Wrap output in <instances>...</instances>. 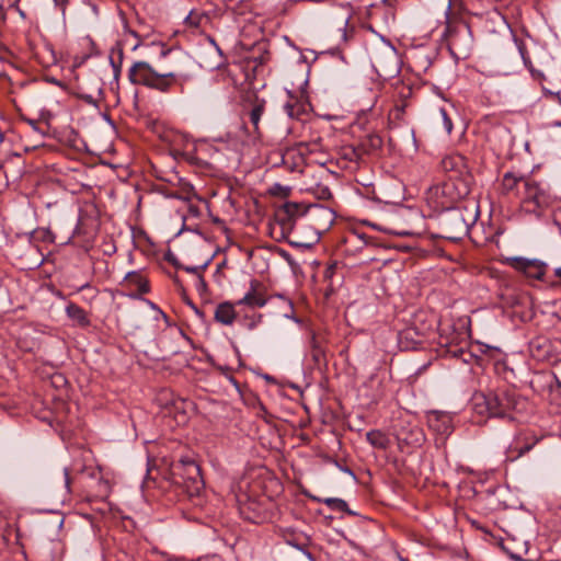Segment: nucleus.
Returning a JSON list of instances; mask_svg holds the SVG:
<instances>
[{"label": "nucleus", "instance_id": "obj_9", "mask_svg": "<svg viewBox=\"0 0 561 561\" xmlns=\"http://www.w3.org/2000/svg\"><path fill=\"white\" fill-rule=\"evenodd\" d=\"M506 263L517 272L523 273L529 278L543 280L548 264L538 259H527L523 256H511Z\"/></svg>", "mask_w": 561, "mask_h": 561}, {"label": "nucleus", "instance_id": "obj_4", "mask_svg": "<svg viewBox=\"0 0 561 561\" xmlns=\"http://www.w3.org/2000/svg\"><path fill=\"white\" fill-rule=\"evenodd\" d=\"M439 226L447 239H460L467 234L470 226L477 219V213L469 210L467 207H451L438 210Z\"/></svg>", "mask_w": 561, "mask_h": 561}, {"label": "nucleus", "instance_id": "obj_37", "mask_svg": "<svg viewBox=\"0 0 561 561\" xmlns=\"http://www.w3.org/2000/svg\"><path fill=\"white\" fill-rule=\"evenodd\" d=\"M122 58H123V53L119 51V64L118 65H116L115 61L113 59H111V64L114 68L115 76H117L118 72L121 71Z\"/></svg>", "mask_w": 561, "mask_h": 561}, {"label": "nucleus", "instance_id": "obj_8", "mask_svg": "<svg viewBox=\"0 0 561 561\" xmlns=\"http://www.w3.org/2000/svg\"><path fill=\"white\" fill-rule=\"evenodd\" d=\"M335 211L324 205L311 204L307 206L306 224L316 232L317 239L327 232L335 221Z\"/></svg>", "mask_w": 561, "mask_h": 561}, {"label": "nucleus", "instance_id": "obj_17", "mask_svg": "<svg viewBox=\"0 0 561 561\" xmlns=\"http://www.w3.org/2000/svg\"><path fill=\"white\" fill-rule=\"evenodd\" d=\"M65 312L70 320L82 328L90 324V319L85 310L73 302H69L66 306Z\"/></svg>", "mask_w": 561, "mask_h": 561}, {"label": "nucleus", "instance_id": "obj_14", "mask_svg": "<svg viewBox=\"0 0 561 561\" xmlns=\"http://www.w3.org/2000/svg\"><path fill=\"white\" fill-rule=\"evenodd\" d=\"M399 443L408 446H420L424 440L423 431L419 426H412L409 430L402 427L396 432Z\"/></svg>", "mask_w": 561, "mask_h": 561}, {"label": "nucleus", "instance_id": "obj_10", "mask_svg": "<svg viewBox=\"0 0 561 561\" xmlns=\"http://www.w3.org/2000/svg\"><path fill=\"white\" fill-rule=\"evenodd\" d=\"M282 164L289 172H298L306 178H309L313 171L312 168L306 167L305 146L302 144L285 149L282 153Z\"/></svg>", "mask_w": 561, "mask_h": 561}, {"label": "nucleus", "instance_id": "obj_42", "mask_svg": "<svg viewBox=\"0 0 561 561\" xmlns=\"http://www.w3.org/2000/svg\"><path fill=\"white\" fill-rule=\"evenodd\" d=\"M454 356H463V355H467L468 353L465 352L462 348H459V350H456L453 352Z\"/></svg>", "mask_w": 561, "mask_h": 561}, {"label": "nucleus", "instance_id": "obj_41", "mask_svg": "<svg viewBox=\"0 0 561 561\" xmlns=\"http://www.w3.org/2000/svg\"><path fill=\"white\" fill-rule=\"evenodd\" d=\"M197 561H221V559L216 556H213V557L201 558Z\"/></svg>", "mask_w": 561, "mask_h": 561}, {"label": "nucleus", "instance_id": "obj_7", "mask_svg": "<svg viewBox=\"0 0 561 561\" xmlns=\"http://www.w3.org/2000/svg\"><path fill=\"white\" fill-rule=\"evenodd\" d=\"M519 201L527 210L536 211L537 209L549 205L550 195L542 183L535 181L531 176H528L527 181L524 182V188Z\"/></svg>", "mask_w": 561, "mask_h": 561}, {"label": "nucleus", "instance_id": "obj_13", "mask_svg": "<svg viewBox=\"0 0 561 561\" xmlns=\"http://www.w3.org/2000/svg\"><path fill=\"white\" fill-rule=\"evenodd\" d=\"M528 175H519L514 172H506L501 181V192L504 195H513L519 199L524 182L527 181Z\"/></svg>", "mask_w": 561, "mask_h": 561}, {"label": "nucleus", "instance_id": "obj_25", "mask_svg": "<svg viewBox=\"0 0 561 561\" xmlns=\"http://www.w3.org/2000/svg\"><path fill=\"white\" fill-rule=\"evenodd\" d=\"M209 21L208 14L203 11L192 10L185 18L184 23L192 28H199Z\"/></svg>", "mask_w": 561, "mask_h": 561}, {"label": "nucleus", "instance_id": "obj_55", "mask_svg": "<svg viewBox=\"0 0 561 561\" xmlns=\"http://www.w3.org/2000/svg\"><path fill=\"white\" fill-rule=\"evenodd\" d=\"M344 471L352 474V471L348 468L344 469Z\"/></svg>", "mask_w": 561, "mask_h": 561}, {"label": "nucleus", "instance_id": "obj_6", "mask_svg": "<svg viewBox=\"0 0 561 561\" xmlns=\"http://www.w3.org/2000/svg\"><path fill=\"white\" fill-rule=\"evenodd\" d=\"M451 54L466 58L473 44L470 26L462 20L447 19L444 32Z\"/></svg>", "mask_w": 561, "mask_h": 561}, {"label": "nucleus", "instance_id": "obj_43", "mask_svg": "<svg viewBox=\"0 0 561 561\" xmlns=\"http://www.w3.org/2000/svg\"><path fill=\"white\" fill-rule=\"evenodd\" d=\"M280 190H283L282 185L275 184L273 188H271V193L276 194V192H279Z\"/></svg>", "mask_w": 561, "mask_h": 561}, {"label": "nucleus", "instance_id": "obj_26", "mask_svg": "<svg viewBox=\"0 0 561 561\" xmlns=\"http://www.w3.org/2000/svg\"><path fill=\"white\" fill-rule=\"evenodd\" d=\"M449 421L450 420L447 415H445V414L438 415L435 413L433 417H430L428 423H430V426L432 428H434L435 431H437L442 434H447V433H449V430H450Z\"/></svg>", "mask_w": 561, "mask_h": 561}, {"label": "nucleus", "instance_id": "obj_45", "mask_svg": "<svg viewBox=\"0 0 561 561\" xmlns=\"http://www.w3.org/2000/svg\"><path fill=\"white\" fill-rule=\"evenodd\" d=\"M192 307H193V309H194L195 313H196L199 318H202V317L204 316V313H203L198 308H196L195 306H192Z\"/></svg>", "mask_w": 561, "mask_h": 561}, {"label": "nucleus", "instance_id": "obj_21", "mask_svg": "<svg viewBox=\"0 0 561 561\" xmlns=\"http://www.w3.org/2000/svg\"><path fill=\"white\" fill-rule=\"evenodd\" d=\"M283 214H288L295 224L300 219H304L306 221L307 206H305L304 204L286 202L283 204Z\"/></svg>", "mask_w": 561, "mask_h": 561}, {"label": "nucleus", "instance_id": "obj_20", "mask_svg": "<svg viewBox=\"0 0 561 561\" xmlns=\"http://www.w3.org/2000/svg\"><path fill=\"white\" fill-rule=\"evenodd\" d=\"M283 211L284 207L282 205L275 211V221L280 228L282 236L287 237L293 232L296 224L291 220L288 214H283Z\"/></svg>", "mask_w": 561, "mask_h": 561}, {"label": "nucleus", "instance_id": "obj_35", "mask_svg": "<svg viewBox=\"0 0 561 561\" xmlns=\"http://www.w3.org/2000/svg\"><path fill=\"white\" fill-rule=\"evenodd\" d=\"M407 106H408L407 101L399 100L394 105V111L397 112V116H399V114L404 113Z\"/></svg>", "mask_w": 561, "mask_h": 561}, {"label": "nucleus", "instance_id": "obj_52", "mask_svg": "<svg viewBox=\"0 0 561 561\" xmlns=\"http://www.w3.org/2000/svg\"><path fill=\"white\" fill-rule=\"evenodd\" d=\"M256 323H257V322H252V323H250V324H249V328H250V329H254V328L256 327Z\"/></svg>", "mask_w": 561, "mask_h": 561}, {"label": "nucleus", "instance_id": "obj_31", "mask_svg": "<svg viewBox=\"0 0 561 561\" xmlns=\"http://www.w3.org/2000/svg\"><path fill=\"white\" fill-rule=\"evenodd\" d=\"M284 110L286 114L291 118L297 117L299 115V107L296 104L287 103L284 105Z\"/></svg>", "mask_w": 561, "mask_h": 561}, {"label": "nucleus", "instance_id": "obj_12", "mask_svg": "<svg viewBox=\"0 0 561 561\" xmlns=\"http://www.w3.org/2000/svg\"><path fill=\"white\" fill-rule=\"evenodd\" d=\"M310 183H307L306 190L316 195L319 199H328L331 197V191L324 183V180L330 178L329 170L323 165H319L317 170L312 171L309 175Z\"/></svg>", "mask_w": 561, "mask_h": 561}, {"label": "nucleus", "instance_id": "obj_5", "mask_svg": "<svg viewBox=\"0 0 561 561\" xmlns=\"http://www.w3.org/2000/svg\"><path fill=\"white\" fill-rule=\"evenodd\" d=\"M174 483L182 486L190 497L199 496L204 490V480L199 466L190 458H181L172 465Z\"/></svg>", "mask_w": 561, "mask_h": 561}, {"label": "nucleus", "instance_id": "obj_27", "mask_svg": "<svg viewBox=\"0 0 561 561\" xmlns=\"http://www.w3.org/2000/svg\"><path fill=\"white\" fill-rule=\"evenodd\" d=\"M278 297L282 298L284 300V302L286 304V306H287V310L284 312V317L287 318V319L293 320L295 323L299 324L300 327H305L304 321L300 318L296 317V314H295V309H294L293 301L289 300V299H285L280 295Z\"/></svg>", "mask_w": 561, "mask_h": 561}, {"label": "nucleus", "instance_id": "obj_44", "mask_svg": "<svg viewBox=\"0 0 561 561\" xmlns=\"http://www.w3.org/2000/svg\"><path fill=\"white\" fill-rule=\"evenodd\" d=\"M90 288H91L90 283H85V284L81 285L80 287H78L77 291H82V290L90 289Z\"/></svg>", "mask_w": 561, "mask_h": 561}, {"label": "nucleus", "instance_id": "obj_53", "mask_svg": "<svg viewBox=\"0 0 561 561\" xmlns=\"http://www.w3.org/2000/svg\"><path fill=\"white\" fill-rule=\"evenodd\" d=\"M399 561H409L407 558L402 557V556H399Z\"/></svg>", "mask_w": 561, "mask_h": 561}, {"label": "nucleus", "instance_id": "obj_19", "mask_svg": "<svg viewBox=\"0 0 561 561\" xmlns=\"http://www.w3.org/2000/svg\"><path fill=\"white\" fill-rule=\"evenodd\" d=\"M310 339H309V346H310V353L311 358L314 362L316 365L320 366L325 362V353L323 347L320 345L317 334L313 330H309Z\"/></svg>", "mask_w": 561, "mask_h": 561}, {"label": "nucleus", "instance_id": "obj_39", "mask_svg": "<svg viewBox=\"0 0 561 561\" xmlns=\"http://www.w3.org/2000/svg\"><path fill=\"white\" fill-rule=\"evenodd\" d=\"M248 1L249 0H237L234 7L242 8V13H243L248 9V5H247Z\"/></svg>", "mask_w": 561, "mask_h": 561}, {"label": "nucleus", "instance_id": "obj_47", "mask_svg": "<svg viewBox=\"0 0 561 561\" xmlns=\"http://www.w3.org/2000/svg\"><path fill=\"white\" fill-rule=\"evenodd\" d=\"M56 296H57L58 298H60V299H65V296H64V294H62L61 291H57V293H56Z\"/></svg>", "mask_w": 561, "mask_h": 561}, {"label": "nucleus", "instance_id": "obj_51", "mask_svg": "<svg viewBox=\"0 0 561 561\" xmlns=\"http://www.w3.org/2000/svg\"><path fill=\"white\" fill-rule=\"evenodd\" d=\"M220 268H221V265H218V266H217V270H216V273H215V276H219Z\"/></svg>", "mask_w": 561, "mask_h": 561}, {"label": "nucleus", "instance_id": "obj_18", "mask_svg": "<svg viewBox=\"0 0 561 561\" xmlns=\"http://www.w3.org/2000/svg\"><path fill=\"white\" fill-rule=\"evenodd\" d=\"M484 27L488 32L497 33L507 26L505 18L496 10L486 14Z\"/></svg>", "mask_w": 561, "mask_h": 561}, {"label": "nucleus", "instance_id": "obj_36", "mask_svg": "<svg viewBox=\"0 0 561 561\" xmlns=\"http://www.w3.org/2000/svg\"><path fill=\"white\" fill-rule=\"evenodd\" d=\"M196 288L201 293L205 291L207 289V284H206L205 279L203 278L202 275L197 277Z\"/></svg>", "mask_w": 561, "mask_h": 561}, {"label": "nucleus", "instance_id": "obj_22", "mask_svg": "<svg viewBox=\"0 0 561 561\" xmlns=\"http://www.w3.org/2000/svg\"><path fill=\"white\" fill-rule=\"evenodd\" d=\"M366 439L374 448L381 450L387 449L390 444L388 436L379 430L367 432Z\"/></svg>", "mask_w": 561, "mask_h": 561}, {"label": "nucleus", "instance_id": "obj_56", "mask_svg": "<svg viewBox=\"0 0 561 561\" xmlns=\"http://www.w3.org/2000/svg\"><path fill=\"white\" fill-rule=\"evenodd\" d=\"M53 561H56L55 559Z\"/></svg>", "mask_w": 561, "mask_h": 561}, {"label": "nucleus", "instance_id": "obj_49", "mask_svg": "<svg viewBox=\"0 0 561 561\" xmlns=\"http://www.w3.org/2000/svg\"><path fill=\"white\" fill-rule=\"evenodd\" d=\"M551 126L561 127V122H553Z\"/></svg>", "mask_w": 561, "mask_h": 561}, {"label": "nucleus", "instance_id": "obj_33", "mask_svg": "<svg viewBox=\"0 0 561 561\" xmlns=\"http://www.w3.org/2000/svg\"><path fill=\"white\" fill-rule=\"evenodd\" d=\"M553 275H554V277L557 278V280H556V282H552V283H551V286H552V287L561 288V266L556 267V268L553 270Z\"/></svg>", "mask_w": 561, "mask_h": 561}, {"label": "nucleus", "instance_id": "obj_1", "mask_svg": "<svg viewBox=\"0 0 561 561\" xmlns=\"http://www.w3.org/2000/svg\"><path fill=\"white\" fill-rule=\"evenodd\" d=\"M157 47L165 64L154 68L148 61H135L128 69L129 81L162 94H171L175 91L183 93L186 83L192 80V75L183 67L187 58L181 51L165 48L162 44H158Z\"/></svg>", "mask_w": 561, "mask_h": 561}, {"label": "nucleus", "instance_id": "obj_11", "mask_svg": "<svg viewBox=\"0 0 561 561\" xmlns=\"http://www.w3.org/2000/svg\"><path fill=\"white\" fill-rule=\"evenodd\" d=\"M268 301L264 285L252 279L250 287L242 298L236 301L237 306H245L251 309L263 308Z\"/></svg>", "mask_w": 561, "mask_h": 561}, {"label": "nucleus", "instance_id": "obj_2", "mask_svg": "<svg viewBox=\"0 0 561 561\" xmlns=\"http://www.w3.org/2000/svg\"><path fill=\"white\" fill-rule=\"evenodd\" d=\"M472 410L481 415L515 422L526 409L527 401L513 388L502 387L486 392H476Z\"/></svg>", "mask_w": 561, "mask_h": 561}, {"label": "nucleus", "instance_id": "obj_23", "mask_svg": "<svg viewBox=\"0 0 561 561\" xmlns=\"http://www.w3.org/2000/svg\"><path fill=\"white\" fill-rule=\"evenodd\" d=\"M443 169L449 172L448 175H469L467 172H462L463 162L461 157H446L442 161Z\"/></svg>", "mask_w": 561, "mask_h": 561}, {"label": "nucleus", "instance_id": "obj_48", "mask_svg": "<svg viewBox=\"0 0 561 561\" xmlns=\"http://www.w3.org/2000/svg\"><path fill=\"white\" fill-rule=\"evenodd\" d=\"M410 334L409 331L404 332L401 334V340H400V343H402V337H407L408 335Z\"/></svg>", "mask_w": 561, "mask_h": 561}, {"label": "nucleus", "instance_id": "obj_15", "mask_svg": "<svg viewBox=\"0 0 561 561\" xmlns=\"http://www.w3.org/2000/svg\"><path fill=\"white\" fill-rule=\"evenodd\" d=\"M265 107L266 101L256 96L250 104L249 119L257 135L260 134V122L265 113Z\"/></svg>", "mask_w": 561, "mask_h": 561}, {"label": "nucleus", "instance_id": "obj_32", "mask_svg": "<svg viewBox=\"0 0 561 561\" xmlns=\"http://www.w3.org/2000/svg\"><path fill=\"white\" fill-rule=\"evenodd\" d=\"M343 156L348 161H357V159L359 158V154L354 148H345Z\"/></svg>", "mask_w": 561, "mask_h": 561}, {"label": "nucleus", "instance_id": "obj_34", "mask_svg": "<svg viewBox=\"0 0 561 561\" xmlns=\"http://www.w3.org/2000/svg\"><path fill=\"white\" fill-rule=\"evenodd\" d=\"M237 0H224V3L227 8L231 9L233 12L242 14V8L234 7Z\"/></svg>", "mask_w": 561, "mask_h": 561}, {"label": "nucleus", "instance_id": "obj_54", "mask_svg": "<svg viewBox=\"0 0 561 561\" xmlns=\"http://www.w3.org/2000/svg\"><path fill=\"white\" fill-rule=\"evenodd\" d=\"M261 320H262V314H259L257 322H260Z\"/></svg>", "mask_w": 561, "mask_h": 561}, {"label": "nucleus", "instance_id": "obj_40", "mask_svg": "<svg viewBox=\"0 0 561 561\" xmlns=\"http://www.w3.org/2000/svg\"><path fill=\"white\" fill-rule=\"evenodd\" d=\"M139 288L142 293H147L149 290L148 284L142 279H140Z\"/></svg>", "mask_w": 561, "mask_h": 561}, {"label": "nucleus", "instance_id": "obj_28", "mask_svg": "<svg viewBox=\"0 0 561 561\" xmlns=\"http://www.w3.org/2000/svg\"><path fill=\"white\" fill-rule=\"evenodd\" d=\"M211 259H208L207 261H205L202 265H197V266H182V268L186 272V273H190V274H194V275H197L201 276V272L204 271L208 264L210 263Z\"/></svg>", "mask_w": 561, "mask_h": 561}, {"label": "nucleus", "instance_id": "obj_3", "mask_svg": "<svg viewBox=\"0 0 561 561\" xmlns=\"http://www.w3.org/2000/svg\"><path fill=\"white\" fill-rule=\"evenodd\" d=\"M471 192L470 175H448L445 181L431 187L426 201L436 211L456 207Z\"/></svg>", "mask_w": 561, "mask_h": 561}, {"label": "nucleus", "instance_id": "obj_50", "mask_svg": "<svg viewBox=\"0 0 561 561\" xmlns=\"http://www.w3.org/2000/svg\"><path fill=\"white\" fill-rule=\"evenodd\" d=\"M138 275L135 272L128 273L127 277H137Z\"/></svg>", "mask_w": 561, "mask_h": 561}, {"label": "nucleus", "instance_id": "obj_30", "mask_svg": "<svg viewBox=\"0 0 561 561\" xmlns=\"http://www.w3.org/2000/svg\"><path fill=\"white\" fill-rule=\"evenodd\" d=\"M398 94H399L400 100L408 102V99H410L412 95V88L407 84H401L398 88Z\"/></svg>", "mask_w": 561, "mask_h": 561}, {"label": "nucleus", "instance_id": "obj_38", "mask_svg": "<svg viewBox=\"0 0 561 561\" xmlns=\"http://www.w3.org/2000/svg\"><path fill=\"white\" fill-rule=\"evenodd\" d=\"M64 477H65V486L69 491V489H70V478H69V470H68V468L64 469Z\"/></svg>", "mask_w": 561, "mask_h": 561}, {"label": "nucleus", "instance_id": "obj_29", "mask_svg": "<svg viewBox=\"0 0 561 561\" xmlns=\"http://www.w3.org/2000/svg\"><path fill=\"white\" fill-rule=\"evenodd\" d=\"M439 113L443 119V125L447 134H450L453 131V122L450 117L448 116L447 111L444 107L439 108Z\"/></svg>", "mask_w": 561, "mask_h": 561}, {"label": "nucleus", "instance_id": "obj_46", "mask_svg": "<svg viewBox=\"0 0 561 561\" xmlns=\"http://www.w3.org/2000/svg\"><path fill=\"white\" fill-rule=\"evenodd\" d=\"M530 449V446H525L519 453L518 456H522L524 453L528 451Z\"/></svg>", "mask_w": 561, "mask_h": 561}, {"label": "nucleus", "instance_id": "obj_24", "mask_svg": "<svg viewBox=\"0 0 561 561\" xmlns=\"http://www.w3.org/2000/svg\"><path fill=\"white\" fill-rule=\"evenodd\" d=\"M314 501L324 503L330 510L334 512H344L348 515H356L355 512L348 508L347 503L339 497H327V499H319V497H312Z\"/></svg>", "mask_w": 561, "mask_h": 561}, {"label": "nucleus", "instance_id": "obj_16", "mask_svg": "<svg viewBox=\"0 0 561 561\" xmlns=\"http://www.w3.org/2000/svg\"><path fill=\"white\" fill-rule=\"evenodd\" d=\"M215 320L224 325H231L237 317L234 305L229 301L219 304L215 310Z\"/></svg>", "mask_w": 561, "mask_h": 561}]
</instances>
